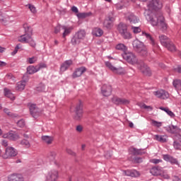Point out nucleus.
Here are the masks:
<instances>
[{
  "label": "nucleus",
  "instance_id": "nucleus-29",
  "mask_svg": "<svg viewBox=\"0 0 181 181\" xmlns=\"http://www.w3.org/2000/svg\"><path fill=\"white\" fill-rule=\"evenodd\" d=\"M4 95L7 97V98H10V100H15V96L13 95L12 92L6 88H4Z\"/></svg>",
  "mask_w": 181,
  "mask_h": 181
},
{
  "label": "nucleus",
  "instance_id": "nucleus-59",
  "mask_svg": "<svg viewBox=\"0 0 181 181\" xmlns=\"http://www.w3.org/2000/svg\"><path fill=\"white\" fill-rule=\"evenodd\" d=\"M174 139H175V141H179L180 142H181V135L177 133V134L174 136Z\"/></svg>",
  "mask_w": 181,
  "mask_h": 181
},
{
  "label": "nucleus",
  "instance_id": "nucleus-33",
  "mask_svg": "<svg viewBox=\"0 0 181 181\" xmlns=\"http://www.w3.org/2000/svg\"><path fill=\"white\" fill-rule=\"evenodd\" d=\"M93 15V13L88 12V13H79L77 14V17L79 19H84V18H88V16H91Z\"/></svg>",
  "mask_w": 181,
  "mask_h": 181
},
{
  "label": "nucleus",
  "instance_id": "nucleus-37",
  "mask_svg": "<svg viewBox=\"0 0 181 181\" xmlns=\"http://www.w3.org/2000/svg\"><path fill=\"white\" fill-rule=\"evenodd\" d=\"M160 110L165 111L170 117H175V114L169 110L168 107H160Z\"/></svg>",
  "mask_w": 181,
  "mask_h": 181
},
{
  "label": "nucleus",
  "instance_id": "nucleus-46",
  "mask_svg": "<svg viewBox=\"0 0 181 181\" xmlns=\"http://www.w3.org/2000/svg\"><path fill=\"white\" fill-rule=\"evenodd\" d=\"M56 155H57V153H56V151H49V153H48V158H50L51 159H54L56 158Z\"/></svg>",
  "mask_w": 181,
  "mask_h": 181
},
{
  "label": "nucleus",
  "instance_id": "nucleus-54",
  "mask_svg": "<svg viewBox=\"0 0 181 181\" xmlns=\"http://www.w3.org/2000/svg\"><path fill=\"white\" fill-rule=\"evenodd\" d=\"M0 22L3 23V25H5L6 23V18H4V15L0 13Z\"/></svg>",
  "mask_w": 181,
  "mask_h": 181
},
{
  "label": "nucleus",
  "instance_id": "nucleus-35",
  "mask_svg": "<svg viewBox=\"0 0 181 181\" xmlns=\"http://www.w3.org/2000/svg\"><path fill=\"white\" fill-rule=\"evenodd\" d=\"M155 138L156 141H158V142H166L168 139H166V136H159V135H156Z\"/></svg>",
  "mask_w": 181,
  "mask_h": 181
},
{
  "label": "nucleus",
  "instance_id": "nucleus-1",
  "mask_svg": "<svg viewBox=\"0 0 181 181\" xmlns=\"http://www.w3.org/2000/svg\"><path fill=\"white\" fill-rule=\"evenodd\" d=\"M147 19L150 21L151 25L153 26H158L160 30L165 32L168 29V24L165 23V17H163V14L160 11L156 12L153 16H151V15L147 14Z\"/></svg>",
  "mask_w": 181,
  "mask_h": 181
},
{
  "label": "nucleus",
  "instance_id": "nucleus-43",
  "mask_svg": "<svg viewBox=\"0 0 181 181\" xmlns=\"http://www.w3.org/2000/svg\"><path fill=\"white\" fill-rule=\"evenodd\" d=\"M113 73H115L116 74H125V72L124 71V69L122 67L120 68H115V70L113 71Z\"/></svg>",
  "mask_w": 181,
  "mask_h": 181
},
{
  "label": "nucleus",
  "instance_id": "nucleus-34",
  "mask_svg": "<svg viewBox=\"0 0 181 181\" xmlns=\"http://www.w3.org/2000/svg\"><path fill=\"white\" fill-rule=\"evenodd\" d=\"M116 49H117V50H121L124 53H126L125 52H127V46H125V45H124V44L117 45Z\"/></svg>",
  "mask_w": 181,
  "mask_h": 181
},
{
  "label": "nucleus",
  "instance_id": "nucleus-19",
  "mask_svg": "<svg viewBox=\"0 0 181 181\" xmlns=\"http://www.w3.org/2000/svg\"><path fill=\"white\" fill-rule=\"evenodd\" d=\"M127 19L129 21L131 25H135L139 22V18L134 15V13H130L127 16Z\"/></svg>",
  "mask_w": 181,
  "mask_h": 181
},
{
  "label": "nucleus",
  "instance_id": "nucleus-39",
  "mask_svg": "<svg viewBox=\"0 0 181 181\" xmlns=\"http://www.w3.org/2000/svg\"><path fill=\"white\" fill-rule=\"evenodd\" d=\"M142 34L144 36H146L147 39H149V40H151V45H153V46H155V40H153V38L152 37V36H151V34L146 32H143Z\"/></svg>",
  "mask_w": 181,
  "mask_h": 181
},
{
  "label": "nucleus",
  "instance_id": "nucleus-25",
  "mask_svg": "<svg viewBox=\"0 0 181 181\" xmlns=\"http://www.w3.org/2000/svg\"><path fill=\"white\" fill-rule=\"evenodd\" d=\"M124 173L126 176H131V177H138V176H139V173L136 170H134V171L126 170L124 171Z\"/></svg>",
  "mask_w": 181,
  "mask_h": 181
},
{
  "label": "nucleus",
  "instance_id": "nucleus-14",
  "mask_svg": "<svg viewBox=\"0 0 181 181\" xmlns=\"http://www.w3.org/2000/svg\"><path fill=\"white\" fill-rule=\"evenodd\" d=\"M154 95L158 97V98H161V100L169 98V93L164 90H157L154 92Z\"/></svg>",
  "mask_w": 181,
  "mask_h": 181
},
{
  "label": "nucleus",
  "instance_id": "nucleus-4",
  "mask_svg": "<svg viewBox=\"0 0 181 181\" xmlns=\"http://www.w3.org/2000/svg\"><path fill=\"white\" fill-rule=\"evenodd\" d=\"M159 40L164 47H166L170 52H176V46L166 35H161L159 36Z\"/></svg>",
  "mask_w": 181,
  "mask_h": 181
},
{
  "label": "nucleus",
  "instance_id": "nucleus-18",
  "mask_svg": "<svg viewBox=\"0 0 181 181\" xmlns=\"http://www.w3.org/2000/svg\"><path fill=\"white\" fill-rule=\"evenodd\" d=\"M166 131H168V132H170V134H179V132H180V129H179L177 126L171 124L166 127Z\"/></svg>",
  "mask_w": 181,
  "mask_h": 181
},
{
  "label": "nucleus",
  "instance_id": "nucleus-16",
  "mask_svg": "<svg viewBox=\"0 0 181 181\" xmlns=\"http://www.w3.org/2000/svg\"><path fill=\"white\" fill-rule=\"evenodd\" d=\"M150 172L153 176H160L163 174V169L160 167H153Z\"/></svg>",
  "mask_w": 181,
  "mask_h": 181
},
{
  "label": "nucleus",
  "instance_id": "nucleus-23",
  "mask_svg": "<svg viewBox=\"0 0 181 181\" xmlns=\"http://www.w3.org/2000/svg\"><path fill=\"white\" fill-rule=\"evenodd\" d=\"M71 64H73V61L71 60L66 61L64 64H62L60 67L61 71H66V70H67V69H69L70 66H71Z\"/></svg>",
  "mask_w": 181,
  "mask_h": 181
},
{
  "label": "nucleus",
  "instance_id": "nucleus-27",
  "mask_svg": "<svg viewBox=\"0 0 181 181\" xmlns=\"http://www.w3.org/2000/svg\"><path fill=\"white\" fill-rule=\"evenodd\" d=\"M26 86V81H21L17 83L16 90L18 91H22L25 90V87Z\"/></svg>",
  "mask_w": 181,
  "mask_h": 181
},
{
  "label": "nucleus",
  "instance_id": "nucleus-5",
  "mask_svg": "<svg viewBox=\"0 0 181 181\" xmlns=\"http://www.w3.org/2000/svg\"><path fill=\"white\" fill-rule=\"evenodd\" d=\"M117 30L123 39H131L132 37L131 33L128 31V25L125 23H120L117 26Z\"/></svg>",
  "mask_w": 181,
  "mask_h": 181
},
{
  "label": "nucleus",
  "instance_id": "nucleus-9",
  "mask_svg": "<svg viewBox=\"0 0 181 181\" xmlns=\"http://www.w3.org/2000/svg\"><path fill=\"white\" fill-rule=\"evenodd\" d=\"M147 6L149 11H158L162 8V2L159 0H149Z\"/></svg>",
  "mask_w": 181,
  "mask_h": 181
},
{
  "label": "nucleus",
  "instance_id": "nucleus-10",
  "mask_svg": "<svg viewBox=\"0 0 181 181\" xmlns=\"http://www.w3.org/2000/svg\"><path fill=\"white\" fill-rule=\"evenodd\" d=\"M138 69H139L144 76H147L148 77H151V76H152L151 69L145 63L141 62L138 65Z\"/></svg>",
  "mask_w": 181,
  "mask_h": 181
},
{
  "label": "nucleus",
  "instance_id": "nucleus-6",
  "mask_svg": "<svg viewBox=\"0 0 181 181\" xmlns=\"http://www.w3.org/2000/svg\"><path fill=\"white\" fill-rule=\"evenodd\" d=\"M23 28L25 30V34L20 36L18 42H28V39H32V35H33V30L28 24L23 25Z\"/></svg>",
  "mask_w": 181,
  "mask_h": 181
},
{
  "label": "nucleus",
  "instance_id": "nucleus-7",
  "mask_svg": "<svg viewBox=\"0 0 181 181\" xmlns=\"http://www.w3.org/2000/svg\"><path fill=\"white\" fill-rule=\"evenodd\" d=\"M122 56L123 59L130 64H136V63H138L136 56L132 52H124L122 54Z\"/></svg>",
  "mask_w": 181,
  "mask_h": 181
},
{
  "label": "nucleus",
  "instance_id": "nucleus-24",
  "mask_svg": "<svg viewBox=\"0 0 181 181\" xmlns=\"http://www.w3.org/2000/svg\"><path fill=\"white\" fill-rule=\"evenodd\" d=\"M112 22H114V18L109 17L108 19L104 21L103 25L105 28H107V29H110L112 26Z\"/></svg>",
  "mask_w": 181,
  "mask_h": 181
},
{
  "label": "nucleus",
  "instance_id": "nucleus-13",
  "mask_svg": "<svg viewBox=\"0 0 181 181\" xmlns=\"http://www.w3.org/2000/svg\"><path fill=\"white\" fill-rule=\"evenodd\" d=\"M101 93L104 97H109L112 93V87L110 85H103L102 86Z\"/></svg>",
  "mask_w": 181,
  "mask_h": 181
},
{
  "label": "nucleus",
  "instance_id": "nucleus-20",
  "mask_svg": "<svg viewBox=\"0 0 181 181\" xmlns=\"http://www.w3.org/2000/svg\"><path fill=\"white\" fill-rule=\"evenodd\" d=\"M9 181H23V177L19 174H13L8 177Z\"/></svg>",
  "mask_w": 181,
  "mask_h": 181
},
{
  "label": "nucleus",
  "instance_id": "nucleus-15",
  "mask_svg": "<svg viewBox=\"0 0 181 181\" xmlns=\"http://www.w3.org/2000/svg\"><path fill=\"white\" fill-rule=\"evenodd\" d=\"M87 71V69L84 66H81L76 69L74 72L72 77L73 78H77V77H81L84 73Z\"/></svg>",
  "mask_w": 181,
  "mask_h": 181
},
{
  "label": "nucleus",
  "instance_id": "nucleus-49",
  "mask_svg": "<svg viewBox=\"0 0 181 181\" xmlns=\"http://www.w3.org/2000/svg\"><path fill=\"white\" fill-rule=\"evenodd\" d=\"M132 30L134 33H140V32L141 31V28L135 26H132Z\"/></svg>",
  "mask_w": 181,
  "mask_h": 181
},
{
  "label": "nucleus",
  "instance_id": "nucleus-62",
  "mask_svg": "<svg viewBox=\"0 0 181 181\" xmlns=\"http://www.w3.org/2000/svg\"><path fill=\"white\" fill-rule=\"evenodd\" d=\"M6 77L8 78V80H15V77H13L12 74H8Z\"/></svg>",
  "mask_w": 181,
  "mask_h": 181
},
{
  "label": "nucleus",
  "instance_id": "nucleus-22",
  "mask_svg": "<svg viewBox=\"0 0 181 181\" xmlns=\"http://www.w3.org/2000/svg\"><path fill=\"white\" fill-rule=\"evenodd\" d=\"M62 29H63V30H64L62 37H66V36H69V35H70V33H71V30H73V27L68 28L66 25H62Z\"/></svg>",
  "mask_w": 181,
  "mask_h": 181
},
{
  "label": "nucleus",
  "instance_id": "nucleus-60",
  "mask_svg": "<svg viewBox=\"0 0 181 181\" xmlns=\"http://www.w3.org/2000/svg\"><path fill=\"white\" fill-rule=\"evenodd\" d=\"M142 108H144V110H150L151 111H152V110H153V107H152V106H148L145 104H144L142 106H141Z\"/></svg>",
  "mask_w": 181,
  "mask_h": 181
},
{
  "label": "nucleus",
  "instance_id": "nucleus-11",
  "mask_svg": "<svg viewBox=\"0 0 181 181\" xmlns=\"http://www.w3.org/2000/svg\"><path fill=\"white\" fill-rule=\"evenodd\" d=\"M30 114L33 118H37L40 115V109L35 104H28Z\"/></svg>",
  "mask_w": 181,
  "mask_h": 181
},
{
  "label": "nucleus",
  "instance_id": "nucleus-50",
  "mask_svg": "<svg viewBox=\"0 0 181 181\" xmlns=\"http://www.w3.org/2000/svg\"><path fill=\"white\" fill-rule=\"evenodd\" d=\"M37 58L36 57H33L31 58H28V62L30 64H33V63H36Z\"/></svg>",
  "mask_w": 181,
  "mask_h": 181
},
{
  "label": "nucleus",
  "instance_id": "nucleus-28",
  "mask_svg": "<svg viewBox=\"0 0 181 181\" xmlns=\"http://www.w3.org/2000/svg\"><path fill=\"white\" fill-rule=\"evenodd\" d=\"M130 152L134 156H137V155H144V152H142L141 149H138L135 148H130Z\"/></svg>",
  "mask_w": 181,
  "mask_h": 181
},
{
  "label": "nucleus",
  "instance_id": "nucleus-58",
  "mask_svg": "<svg viewBox=\"0 0 181 181\" xmlns=\"http://www.w3.org/2000/svg\"><path fill=\"white\" fill-rule=\"evenodd\" d=\"M162 177H164V179H169V175L165 172V170H163V174L160 175Z\"/></svg>",
  "mask_w": 181,
  "mask_h": 181
},
{
  "label": "nucleus",
  "instance_id": "nucleus-2",
  "mask_svg": "<svg viewBox=\"0 0 181 181\" xmlns=\"http://www.w3.org/2000/svg\"><path fill=\"white\" fill-rule=\"evenodd\" d=\"M83 108L84 104L81 100H78L76 103L75 106L74 107V110L73 107H71V111H73V112L75 114L74 115V119H75V121H81L83 114L84 113Z\"/></svg>",
  "mask_w": 181,
  "mask_h": 181
},
{
  "label": "nucleus",
  "instance_id": "nucleus-52",
  "mask_svg": "<svg viewBox=\"0 0 181 181\" xmlns=\"http://www.w3.org/2000/svg\"><path fill=\"white\" fill-rule=\"evenodd\" d=\"M66 151L68 155H71V156H76V153H74L71 149L66 148Z\"/></svg>",
  "mask_w": 181,
  "mask_h": 181
},
{
  "label": "nucleus",
  "instance_id": "nucleus-64",
  "mask_svg": "<svg viewBox=\"0 0 181 181\" xmlns=\"http://www.w3.org/2000/svg\"><path fill=\"white\" fill-rule=\"evenodd\" d=\"M37 91H45V86L42 85L37 88Z\"/></svg>",
  "mask_w": 181,
  "mask_h": 181
},
{
  "label": "nucleus",
  "instance_id": "nucleus-44",
  "mask_svg": "<svg viewBox=\"0 0 181 181\" xmlns=\"http://www.w3.org/2000/svg\"><path fill=\"white\" fill-rule=\"evenodd\" d=\"M105 66L106 67H107L110 70H111V71H113L115 70V67L114 66H112V64H111V62H105Z\"/></svg>",
  "mask_w": 181,
  "mask_h": 181
},
{
  "label": "nucleus",
  "instance_id": "nucleus-30",
  "mask_svg": "<svg viewBox=\"0 0 181 181\" xmlns=\"http://www.w3.org/2000/svg\"><path fill=\"white\" fill-rule=\"evenodd\" d=\"M4 112L6 114L8 117H10V118H16V117H18L17 114L13 113L11 112V110H9V109L6 107L4 109Z\"/></svg>",
  "mask_w": 181,
  "mask_h": 181
},
{
  "label": "nucleus",
  "instance_id": "nucleus-53",
  "mask_svg": "<svg viewBox=\"0 0 181 181\" xmlns=\"http://www.w3.org/2000/svg\"><path fill=\"white\" fill-rule=\"evenodd\" d=\"M152 124L154 125V127H157V128H160V127H162V123L156 122L155 120H152Z\"/></svg>",
  "mask_w": 181,
  "mask_h": 181
},
{
  "label": "nucleus",
  "instance_id": "nucleus-3",
  "mask_svg": "<svg viewBox=\"0 0 181 181\" xmlns=\"http://www.w3.org/2000/svg\"><path fill=\"white\" fill-rule=\"evenodd\" d=\"M132 45L135 52H137L140 56H142V57H146L148 56V49L144 45V42L136 39L133 41Z\"/></svg>",
  "mask_w": 181,
  "mask_h": 181
},
{
  "label": "nucleus",
  "instance_id": "nucleus-47",
  "mask_svg": "<svg viewBox=\"0 0 181 181\" xmlns=\"http://www.w3.org/2000/svg\"><path fill=\"white\" fill-rule=\"evenodd\" d=\"M132 162H134V163H142V158H141V157H135L132 160Z\"/></svg>",
  "mask_w": 181,
  "mask_h": 181
},
{
  "label": "nucleus",
  "instance_id": "nucleus-8",
  "mask_svg": "<svg viewBox=\"0 0 181 181\" xmlns=\"http://www.w3.org/2000/svg\"><path fill=\"white\" fill-rule=\"evenodd\" d=\"M18 155V151L13 147L8 146L6 148L5 153L1 156L3 159H11Z\"/></svg>",
  "mask_w": 181,
  "mask_h": 181
},
{
  "label": "nucleus",
  "instance_id": "nucleus-48",
  "mask_svg": "<svg viewBox=\"0 0 181 181\" xmlns=\"http://www.w3.org/2000/svg\"><path fill=\"white\" fill-rule=\"evenodd\" d=\"M19 49H21V44H18L16 46L15 49L13 50V52H11L12 56H15V54L18 53V50H19Z\"/></svg>",
  "mask_w": 181,
  "mask_h": 181
},
{
  "label": "nucleus",
  "instance_id": "nucleus-21",
  "mask_svg": "<svg viewBox=\"0 0 181 181\" xmlns=\"http://www.w3.org/2000/svg\"><path fill=\"white\" fill-rule=\"evenodd\" d=\"M41 139L47 145H52L54 139L51 136H42Z\"/></svg>",
  "mask_w": 181,
  "mask_h": 181
},
{
  "label": "nucleus",
  "instance_id": "nucleus-32",
  "mask_svg": "<svg viewBox=\"0 0 181 181\" xmlns=\"http://www.w3.org/2000/svg\"><path fill=\"white\" fill-rule=\"evenodd\" d=\"M75 35H76L81 40H83L84 37H86V30H80L75 34Z\"/></svg>",
  "mask_w": 181,
  "mask_h": 181
},
{
  "label": "nucleus",
  "instance_id": "nucleus-61",
  "mask_svg": "<svg viewBox=\"0 0 181 181\" xmlns=\"http://www.w3.org/2000/svg\"><path fill=\"white\" fill-rule=\"evenodd\" d=\"M37 69H38V71L40 69H45L46 68V64L41 63L38 66H36Z\"/></svg>",
  "mask_w": 181,
  "mask_h": 181
},
{
  "label": "nucleus",
  "instance_id": "nucleus-38",
  "mask_svg": "<svg viewBox=\"0 0 181 181\" xmlns=\"http://www.w3.org/2000/svg\"><path fill=\"white\" fill-rule=\"evenodd\" d=\"M20 138L21 136H19L18 134L10 132V141H18V139H20Z\"/></svg>",
  "mask_w": 181,
  "mask_h": 181
},
{
  "label": "nucleus",
  "instance_id": "nucleus-36",
  "mask_svg": "<svg viewBox=\"0 0 181 181\" xmlns=\"http://www.w3.org/2000/svg\"><path fill=\"white\" fill-rule=\"evenodd\" d=\"M103 33L104 31H103V30L100 28H95L93 30V35L98 37L103 36Z\"/></svg>",
  "mask_w": 181,
  "mask_h": 181
},
{
  "label": "nucleus",
  "instance_id": "nucleus-17",
  "mask_svg": "<svg viewBox=\"0 0 181 181\" xmlns=\"http://www.w3.org/2000/svg\"><path fill=\"white\" fill-rule=\"evenodd\" d=\"M164 160H166V162H170L173 165H177L179 166V161H177V159L172 157L170 155H164L163 156Z\"/></svg>",
  "mask_w": 181,
  "mask_h": 181
},
{
  "label": "nucleus",
  "instance_id": "nucleus-12",
  "mask_svg": "<svg viewBox=\"0 0 181 181\" xmlns=\"http://www.w3.org/2000/svg\"><path fill=\"white\" fill-rule=\"evenodd\" d=\"M112 102L116 105H128L129 100L125 98H118L115 96L112 98Z\"/></svg>",
  "mask_w": 181,
  "mask_h": 181
},
{
  "label": "nucleus",
  "instance_id": "nucleus-56",
  "mask_svg": "<svg viewBox=\"0 0 181 181\" xmlns=\"http://www.w3.org/2000/svg\"><path fill=\"white\" fill-rule=\"evenodd\" d=\"M151 163H155V165H158V163H160V162H162V160L154 158L151 160Z\"/></svg>",
  "mask_w": 181,
  "mask_h": 181
},
{
  "label": "nucleus",
  "instance_id": "nucleus-42",
  "mask_svg": "<svg viewBox=\"0 0 181 181\" xmlns=\"http://www.w3.org/2000/svg\"><path fill=\"white\" fill-rule=\"evenodd\" d=\"M21 43H29L31 47H36V42H35V40L32 37L31 39H28L26 42H21Z\"/></svg>",
  "mask_w": 181,
  "mask_h": 181
},
{
  "label": "nucleus",
  "instance_id": "nucleus-31",
  "mask_svg": "<svg viewBox=\"0 0 181 181\" xmlns=\"http://www.w3.org/2000/svg\"><path fill=\"white\" fill-rule=\"evenodd\" d=\"M81 42V40L78 38V37L76 36V35L72 37L71 40V45H73V46H76V45H80Z\"/></svg>",
  "mask_w": 181,
  "mask_h": 181
},
{
  "label": "nucleus",
  "instance_id": "nucleus-57",
  "mask_svg": "<svg viewBox=\"0 0 181 181\" xmlns=\"http://www.w3.org/2000/svg\"><path fill=\"white\" fill-rule=\"evenodd\" d=\"M60 29H62V25H58L54 28V33L57 34L60 32Z\"/></svg>",
  "mask_w": 181,
  "mask_h": 181
},
{
  "label": "nucleus",
  "instance_id": "nucleus-40",
  "mask_svg": "<svg viewBox=\"0 0 181 181\" xmlns=\"http://www.w3.org/2000/svg\"><path fill=\"white\" fill-rule=\"evenodd\" d=\"M173 86L176 90H181V81L180 80H175L173 81Z\"/></svg>",
  "mask_w": 181,
  "mask_h": 181
},
{
  "label": "nucleus",
  "instance_id": "nucleus-26",
  "mask_svg": "<svg viewBox=\"0 0 181 181\" xmlns=\"http://www.w3.org/2000/svg\"><path fill=\"white\" fill-rule=\"evenodd\" d=\"M39 71V69L37 66H29L27 68V74H35V73H37Z\"/></svg>",
  "mask_w": 181,
  "mask_h": 181
},
{
  "label": "nucleus",
  "instance_id": "nucleus-51",
  "mask_svg": "<svg viewBox=\"0 0 181 181\" xmlns=\"http://www.w3.org/2000/svg\"><path fill=\"white\" fill-rule=\"evenodd\" d=\"M18 127H20V128H23L25 127V121L23 119H20L17 122Z\"/></svg>",
  "mask_w": 181,
  "mask_h": 181
},
{
  "label": "nucleus",
  "instance_id": "nucleus-45",
  "mask_svg": "<svg viewBox=\"0 0 181 181\" xmlns=\"http://www.w3.org/2000/svg\"><path fill=\"white\" fill-rule=\"evenodd\" d=\"M173 146H174L175 149H176L177 151H180V149H181L180 143H179L177 141H174Z\"/></svg>",
  "mask_w": 181,
  "mask_h": 181
},
{
  "label": "nucleus",
  "instance_id": "nucleus-63",
  "mask_svg": "<svg viewBox=\"0 0 181 181\" xmlns=\"http://www.w3.org/2000/svg\"><path fill=\"white\" fill-rule=\"evenodd\" d=\"M111 156H112V153H111V152L110 151L106 152L105 154V157L106 158V159H110Z\"/></svg>",
  "mask_w": 181,
  "mask_h": 181
},
{
  "label": "nucleus",
  "instance_id": "nucleus-41",
  "mask_svg": "<svg viewBox=\"0 0 181 181\" xmlns=\"http://www.w3.org/2000/svg\"><path fill=\"white\" fill-rule=\"evenodd\" d=\"M20 145H22L23 146H24V148H30V143L29 142V141H28L26 139L21 140L20 142Z\"/></svg>",
  "mask_w": 181,
  "mask_h": 181
},
{
  "label": "nucleus",
  "instance_id": "nucleus-55",
  "mask_svg": "<svg viewBox=\"0 0 181 181\" xmlns=\"http://www.w3.org/2000/svg\"><path fill=\"white\" fill-rule=\"evenodd\" d=\"M28 8L33 13H36V8L33 6L32 4H29Z\"/></svg>",
  "mask_w": 181,
  "mask_h": 181
}]
</instances>
